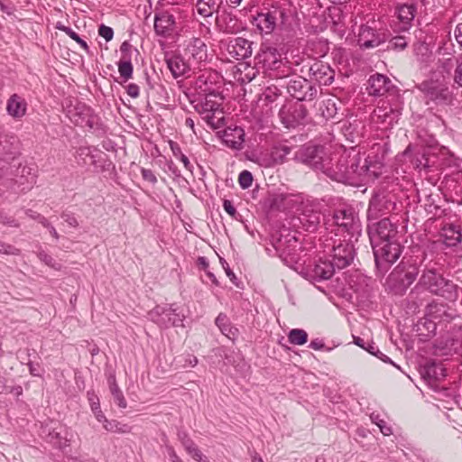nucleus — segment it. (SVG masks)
Wrapping results in <instances>:
<instances>
[{"label":"nucleus","mask_w":462,"mask_h":462,"mask_svg":"<svg viewBox=\"0 0 462 462\" xmlns=\"http://www.w3.org/2000/svg\"><path fill=\"white\" fill-rule=\"evenodd\" d=\"M308 115V110L302 104H295L288 109L282 108L280 116L287 128H294L301 124Z\"/></svg>","instance_id":"obj_13"},{"label":"nucleus","mask_w":462,"mask_h":462,"mask_svg":"<svg viewBox=\"0 0 462 462\" xmlns=\"http://www.w3.org/2000/svg\"><path fill=\"white\" fill-rule=\"evenodd\" d=\"M67 114L69 119L77 125L92 127L90 109L85 104L76 100L75 104L67 106Z\"/></svg>","instance_id":"obj_14"},{"label":"nucleus","mask_w":462,"mask_h":462,"mask_svg":"<svg viewBox=\"0 0 462 462\" xmlns=\"http://www.w3.org/2000/svg\"><path fill=\"white\" fill-rule=\"evenodd\" d=\"M188 310L177 304L157 305L150 311L152 320L162 328L184 327Z\"/></svg>","instance_id":"obj_2"},{"label":"nucleus","mask_w":462,"mask_h":462,"mask_svg":"<svg viewBox=\"0 0 462 462\" xmlns=\"http://www.w3.org/2000/svg\"><path fill=\"white\" fill-rule=\"evenodd\" d=\"M436 352L442 356L462 355V330L455 337L439 340L436 345Z\"/></svg>","instance_id":"obj_17"},{"label":"nucleus","mask_w":462,"mask_h":462,"mask_svg":"<svg viewBox=\"0 0 462 462\" xmlns=\"http://www.w3.org/2000/svg\"><path fill=\"white\" fill-rule=\"evenodd\" d=\"M166 452L171 462H184L176 453L174 448L171 445L165 446Z\"/></svg>","instance_id":"obj_53"},{"label":"nucleus","mask_w":462,"mask_h":462,"mask_svg":"<svg viewBox=\"0 0 462 462\" xmlns=\"http://www.w3.org/2000/svg\"><path fill=\"white\" fill-rule=\"evenodd\" d=\"M364 126L361 122H346L344 124L342 132L345 137L351 143L358 142L363 136Z\"/></svg>","instance_id":"obj_31"},{"label":"nucleus","mask_w":462,"mask_h":462,"mask_svg":"<svg viewBox=\"0 0 462 462\" xmlns=\"http://www.w3.org/2000/svg\"><path fill=\"white\" fill-rule=\"evenodd\" d=\"M300 160L303 163L309 165L316 171L325 172L328 164H331V158L326 156L323 147L308 146L305 147L300 154Z\"/></svg>","instance_id":"obj_8"},{"label":"nucleus","mask_w":462,"mask_h":462,"mask_svg":"<svg viewBox=\"0 0 462 462\" xmlns=\"http://www.w3.org/2000/svg\"><path fill=\"white\" fill-rule=\"evenodd\" d=\"M350 157H355V162L349 163L347 169V182L354 180L356 176H362L364 174H369L370 165L367 164V161L362 166H359L360 159L357 154H351Z\"/></svg>","instance_id":"obj_34"},{"label":"nucleus","mask_w":462,"mask_h":462,"mask_svg":"<svg viewBox=\"0 0 462 462\" xmlns=\"http://www.w3.org/2000/svg\"><path fill=\"white\" fill-rule=\"evenodd\" d=\"M280 257L284 262L286 265L298 271L299 267L297 266L300 261V256L296 253L295 248L292 249H282L280 254Z\"/></svg>","instance_id":"obj_41"},{"label":"nucleus","mask_w":462,"mask_h":462,"mask_svg":"<svg viewBox=\"0 0 462 462\" xmlns=\"http://www.w3.org/2000/svg\"><path fill=\"white\" fill-rule=\"evenodd\" d=\"M186 452L191 456L196 461H202V452L199 450V448L197 447L195 443L193 445L188 447V448L185 449Z\"/></svg>","instance_id":"obj_51"},{"label":"nucleus","mask_w":462,"mask_h":462,"mask_svg":"<svg viewBox=\"0 0 462 462\" xmlns=\"http://www.w3.org/2000/svg\"><path fill=\"white\" fill-rule=\"evenodd\" d=\"M0 254L5 255H19L21 254V250L0 240Z\"/></svg>","instance_id":"obj_47"},{"label":"nucleus","mask_w":462,"mask_h":462,"mask_svg":"<svg viewBox=\"0 0 462 462\" xmlns=\"http://www.w3.org/2000/svg\"><path fill=\"white\" fill-rule=\"evenodd\" d=\"M281 94V89L277 86L270 85L265 88L264 92L263 93V96L265 100L273 102Z\"/></svg>","instance_id":"obj_45"},{"label":"nucleus","mask_w":462,"mask_h":462,"mask_svg":"<svg viewBox=\"0 0 462 462\" xmlns=\"http://www.w3.org/2000/svg\"><path fill=\"white\" fill-rule=\"evenodd\" d=\"M186 53L189 63L200 64L208 57L207 45L200 38H193L186 49Z\"/></svg>","instance_id":"obj_18"},{"label":"nucleus","mask_w":462,"mask_h":462,"mask_svg":"<svg viewBox=\"0 0 462 462\" xmlns=\"http://www.w3.org/2000/svg\"><path fill=\"white\" fill-rule=\"evenodd\" d=\"M454 82L462 88V61L458 62L454 72Z\"/></svg>","instance_id":"obj_56"},{"label":"nucleus","mask_w":462,"mask_h":462,"mask_svg":"<svg viewBox=\"0 0 462 462\" xmlns=\"http://www.w3.org/2000/svg\"><path fill=\"white\" fill-rule=\"evenodd\" d=\"M418 272L412 267L407 270L394 269L390 274V281L393 283L395 289H407L416 280Z\"/></svg>","instance_id":"obj_15"},{"label":"nucleus","mask_w":462,"mask_h":462,"mask_svg":"<svg viewBox=\"0 0 462 462\" xmlns=\"http://www.w3.org/2000/svg\"><path fill=\"white\" fill-rule=\"evenodd\" d=\"M390 42L394 50H403L407 46V41L404 35L393 37Z\"/></svg>","instance_id":"obj_50"},{"label":"nucleus","mask_w":462,"mask_h":462,"mask_svg":"<svg viewBox=\"0 0 462 462\" xmlns=\"http://www.w3.org/2000/svg\"><path fill=\"white\" fill-rule=\"evenodd\" d=\"M376 267L381 271L387 269L394 263L401 255L402 246L400 238L372 246Z\"/></svg>","instance_id":"obj_3"},{"label":"nucleus","mask_w":462,"mask_h":462,"mask_svg":"<svg viewBox=\"0 0 462 462\" xmlns=\"http://www.w3.org/2000/svg\"><path fill=\"white\" fill-rule=\"evenodd\" d=\"M238 182L242 189H248L253 182L252 173L248 171H243L239 174Z\"/></svg>","instance_id":"obj_48"},{"label":"nucleus","mask_w":462,"mask_h":462,"mask_svg":"<svg viewBox=\"0 0 462 462\" xmlns=\"http://www.w3.org/2000/svg\"><path fill=\"white\" fill-rule=\"evenodd\" d=\"M215 322L222 334L229 339L235 340L238 336V329L231 326L229 319L225 314L220 313Z\"/></svg>","instance_id":"obj_37"},{"label":"nucleus","mask_w":462,"mask_h":462,"mask_svg":"<svg viewBox=\"0 0 462 462\" xmlns=\"http://www.w3.org/2000/svg\"><path fill=\"white\" fill-rule=\"evenodd\" d=\"M288 93L300 101L312 100L317 96V88L306 79L295 76L287 85Z\"/></svg>","instance_id":"obj_7"},{"label":"nucleus","mask_w":462,"mask_h":462,"mask_svg":"<svg viewBox=\"0 0 462 462\" xmlns=\"http://www.w3.org/2000/svg\"><path fill=\"white\" fill-rule=\"evenodd\" d=\"M355 162V157H350V153L342 154L336 162V164H328L325 168V174L331 180L338 182H347V167L349 163Z\"/></svg>","instance_id":"obj_12"},{"label":"nucleus","mask_w":462,"mask_h":462,"mask_svg":"<svg viewBox=\"0 0 462 462\" xmlns=\"http://www.w3.org/2000/svg\"><path fill=\"white\" fill-rule=\"evenodd\" d=\"M337 267L334 262L329 261H319L314 265L312 270V276L314 280L321 281L328 280L332 277Z\"/></svg>","instance_id":"obj_30"},{"label":"nucleus","mask_w":462,"mask_h":462,"mask_svg":"<svg viewBox=\"0 0 462 462\" xmlns=\"http://www.w3.org/2000/svg\"><path fill=\"white\" fill-rule=\"evenodd\" d=\"M299 219L306 230L314 231L320 223L321 213L312 208L306 207Z\"/></svg>","instance_id":"obj_29"},{"label":"nucleus","mask_w":462,"mask_h":462,"mask_svg":"<svg viewBox=\"0 0 462 462\" xmlns=\"http://www.w3.org/2000/svg\"><path fill=\"white\" fill-rule=\"evenodd\" d=\"M370 419L374 424H376L379 427L381 432L384 436H390L393 434L391 426L387 424V422L380 416V414L372 413L370 415Z\"/></svg>","instance_id":"obj_43"},{"label":"nucleus","mask_w":462,"mask_h":462,"mask_svg":"<svg viewBox=\"0 0 462 462\" xmlns=\"http://www.w3.org/2000/svg\"><path fill=\"white\" fill-rule=\"evenodd\" d=\"M88 401L90 403V407L92 411L100 410L99 399L93 393H88Z\"/></svg>","instance_id":"obj_54"},{"label":"nucleus","mask_w":462,"mask_h":462,"mask_svg":"<svg viewBox=\"0 0 462 462\" xmlns=\"http://www.w3.org/2000/svg\"><path fill=\"white\" fill-rule=\"evenodd\" d=\"M288 340L292 345L301 346L308 341V334L304 329L293 328L288 334Z\"/></svg>","instance_id":"obj_42"},{"label":"nucleus","mask_w":462,"mask_h":462,"mask_svg":"<svg viewBox=\"0 0 462 462\" xmlns=\"http://www.w3.org/2000/svg\"><path fill=\"white\" fill-rule=\"evenodd\" d=\"M442 236L447 246H456L462 240L460 227L454 224H449L443 227Z\"/></svg>","instance_id":"obj_33"},{"label":"nucleus","mask_w":462,"mask_h":462,"mask_svg":"<svg viewBox=\"0 0 462 462\" xmlns=\"http://www.w3.org/2000/svg\"><path fill=\"white\" fill-rule=\"evenodd\" d=\"M127 94L135 98L139 96V87L136 84L131 83L127 86Z\"/></svg>","instance_id":"obj_63"},{"label":"nucleus","mask_w":462,"mask_h":462,"mask_svg":"<svg viewBox=\"0 0 462 462\" xmlns=\"http://www.w3.org/2000/svg\"><path fill=\"white\" fill-rule=\"evenodd\" d=\"M418 284L423 289H431L433 287L443 289L444 287L450 286V281L433 270H428L423 273Z\"/></svg>","instance_id":"obj_20"},{"label":"nucleus","mask_w":462,"mask_h":462,"mask_svg":"<svg viewBox=\"0 0 462 462\" xmlns=\"http://www.w3.org/2000/svg\"><path fill=\"white\" fill-rule=\"evenodd\" d=\"M98 33L102 36L106 42H109L113 39L114 32L111 27L106 26L104 24L100 25L98 28Z\"/></svg>","instance_id":"obj_52"},{"label":"nucleus","mask_w":462,"mask_h":462,"mask_svg":"<svg viewBox=\"0 0 462 462\" xmlns=\"http://www.w3.org/2000/svg\"><path fill=\"white\" fill-rule=\"evenodd\" d=\"M256 26L262 32L271 33L276 26V17L270 12L258 14L254 18Z\"/></svg>","instance_id":"obj_36"},{"label":"nucleus","mask_w":462,"mask_h":462,"mask_svg":"<svg viewBox=\"0 0 462 462\" xmlns=\"http://www.w3.org/2000/svg\"><path fill=\"white\" fill-rule=\"evenodd\" d=\"M255 60L272 79H282L291 73V68L282 61V54L274 47L263 46Z\"/></svg>","instance_id":"obj_1"},{"label":"nucleus","mask_w":462,"mask_h":462,"mask_svg":"<svg viewBox=\"0 0 462 462\" xmlns=\"http://www.w3.org/2000/svg\"><path fill=\"white\" fill-rule=\"evenodd\" d=\"M71 39H73L75 42H77L79 44H80L81 47H83L85 50H88V43L82 40L78 33H76L74 31H72L71 29L69 30V32H68L67 33Z\"/></svg>","instance_id":"obj_58"},{"label":"nucleus","mask_w":462,"mask_h":462,"mask_svg":"<svg viewBox=\"0 0 462 462\" xmlns=\"http://www.w3.org/2000/svg\"><path fill=\"white\" fill-rule=\"evenodd\" d=\"M368 94L371 96L380 97L387 93L391 88V80L383 74H374L368 80Z\"/></svg>","instance_id":"obj_21"},{"label":"nucleus","mask_w":462,"mask_h":462,"mask_svg":"<svg viewBox=\"0 0 462 462\" xmlns=\"http://www.w3.org/2000/svg\"><path fill=\"white\" fill-rule=\"evenodd\" d=\"M6 109L10 116L20 118L25 115L26 102L17 94H14L7 102Z\"/></svg>","instance_id":"obj_32"},{"label":"nucleus","mask_w":462,"mask_h":462,"mask_svg":"<svg viewBox=\"0 0 462 462\" xmlns=\"http://www.w3.org/2000/svg\"><path fill=\"white\" fill-rule=\"evenodd\" d=\"M38 257L40 258L41 261H42L45 264H47L48 266L55 269V270H60L61 269V264L58 262H56L50 254H48L46 252L44 251H41L39 254H38Z\"/></svg>","instance_id":"obj_46"},{"label":"nucleus","mask_w":462,"mask_h":462,"mask_svg":"<svg viewBox=\"0 0 462 462\" xmlns=\"http://www.w3.org/2000/svg\"><path fill=\"white\" fill-rule=\"evenodd\" d=\"M118 71L120 76L125 80L130 79L133 74V65L130 60H121L118 63Z\"/></svg>","instance_id":"obj_44"},{"label":"nucleus","mask_w":462,"mask_h":462,"mask_svg":"<svg viewBox=\"0 0 462 462\" xmlns=\"http://www.w3.org/2000/svg\"><path fill=\"white\" fill-rule=\"evenodd\" d=\"M310 71L321 85H330L334 80L335 71L328 63L316 61L310 66Z\"/></svg>","instance_id":"obj_19"},{"label":"nucleus","mask_w":462,"mask_h":462,"mask_svg":"<svg viewBox=\"0 0 462 462\" xmlns=\"http://www.w3.org/2000/svg\"><path fill=\"white\" fill-rule=\"evenodd\" d=\"M374 115L377 118L382 119V122H387L391 125L393 122L397 121L400 110L398 106L393 107L389 100L383 99L374 109Z\"/></svg>","instance_id":"obj_22"},{"label":"nucleus","mask_w":462,"mask_h":462,"mask_svg":"<svg viewBox=\"0 0 462 462\" xmlns=\"http://www.w3.org/2000/svg\"><path fill=\"white\" fill-rule=\"evenodd\" d=\"M227 51L229 56L236 60L248 58L252 55V42L243 37H236L229 42Z\"/></svg>","instance_id":"obj_16"},{"label":"nucleus","mask_w":462,"mask_h":462,"mask_svg":"<svg viewBox=\"0 0 462 462\" xmlns=\"http://www.w3.org/2000/svg\"><path fill=\"white\" fill-rule=\"evenodd\" d=\"M175 20L168 12H161L154 16V31L158 35H169L174 29Z\"/></svg>","instance_id":"obj_25"},{"label":"nucleus","mask_w":462,"mask_h":462,"mask_svg":"<svg viewBox=\"0 0 462 462\" xmlns=\"http://www.w3.org/2000/svg\"><path fill=\"white\" fill-rule=\"evenodd\" d=\"M333 218L338 231L346 232L351 236L358 232L359 219L352 208L337 209Z\"/></svg>","instance_id":"obj_9"},{"label":"nucleus","mask_w":462,"mask_h":462,"mask_svg":"<svg viewBox=\"0 0 462 462\" xmlns=\"http://www.w3.org/2000/svg\"><path fill=\"white\" fill-rule=\"evenodd\" d=\"M223 97L220 94L209 93L207 94L205 99L200 104L197 105L196 110L200 115H205L207 113L215 112L217 110H220V106L222 105Z\"/></svg>","instance_id":"obj_27"},{"label":"nucleus","mask_w":462,"mask_h":462,"mask_svg":"<svg viewBox=\"0 0 462 462\" xmlns=\"http://www.w3.org/2000/svg\"><path fill=\"white\" fill-rule=\"evenodd\" d=\"M202 117L212 129H218L225 125V116L222 109L202 115Z\"/></svg>","instance_id":"obj_39"},{"label":"nucleus","mask_w":462,"mask_h":462,"mask_svg":"<svg viewBox=\"0 0 462 462\" xmlns=\"http://www.w3.org/2000/svg\"><path fill=\"white\" fill-rule=\"evenodd\" d=\"M19 154L18 148L13 143L6 138L4 140L0 139V155L3 157V164L0 162V171H3L0 174L1 177L14 175V170H17L22 165V162L17 159Z\"/></svg>","instance_id":"obj_5"},{"label":"nucleus","mask_w":462,"mask_h":462,"mask_svg":"<svg viewBox=\"0 0 462 462\" xmlns=\"http://www.w3.org/2000/svg\"><path fill=\"white\" fill-rule=\"evenodd\" d=\"M23 387L21 385H7V391L5 393H12L14 396L19 397L23 394Z\"/></svg>","instance_id":"obj_62"},{"label":"nucleus","mask_w":462,"mask_h":462,"mask_svg":"<svg viewBox=\"0 0 462 462\" xmlns=\"http://www.w3.org/2000/svg\"><path fill=\"white\" fill-rule=\"evenodd\" d=\"M455 37L457 43L462 46V23L457 25L455 29Z\"/></svg>","instance_id":"obj_64"},{"label":"nucleus","mask_w":462,"mask_h":462,"mask_svg":"<svg viewBox=\"0 0 462 462\" xmlns=\"http://www.w3.org/2000/svg\"><path fill=\"white\" fill-rule=\"evenodd\" d=\"M368 235L372 246L400 238L396 225L388 218H383L369 226Z\"/></svg>","instance_id":"obj_4"},{"label":"nucleus","mask_w":462,"mask_h":462,"mask_svg":"<svg viewBox=\"0 0 462 462\" xmlns=\"http://www.w3.org/2000/svg\"><path fill=\"white\" fill-rule=\"evenodd\" d=\"M166 62L174 78L184 75L189 67V65L180 56L169 58L166 60Z\"/></svg>","instance_id":"obj_38"},{"label":"nucleus","mask_w":462,"mask_h":462,"mask_svg":"<svg viewBox=\"0 0 462 462\" xmlns=\"http://www.w3.org/2000/svg\"><path fill=\"white\" fill-rule=\"evenodd\" d=\"M0 223L5 226H14V227H19V226H20L19 222L15 218L8 216L2 210H0Z\"/></svg>","instance_id":"obj_49"},{"label":"nucleus","mask_w":462,"mask_h":462,"mask_svg":"<svg viewBox=\"0 0 462 462\" xmlns=\"http://www.w3.org/2000/svg\"><path fill=\"white\" fill-rule=\"evenodd\" d=\"M41 435L58 448L68 447L72 439V433L64 425L53 422L42 425Z\"/></svg>","instance_id":"obj_6"},{"label":"nucleus","mask_w":462,"mask_h":462,"mask_svg":"<svg viewBox=\"0 0 462 462\" xmlns=\"http://www.w3.org/2000/svg\"><path fill=\"white\" fill-rule=\"evenodd\" d=\"M142 176L145 180H147L152 184L156 183V181H157L155 175L153 174V172L151 170L143 168L142 169Z\"/></svg>","instance_id":"obj_60"},{"label":"nucleus","mask_w":462,"mask_h":462,"mask_svg":"<svg viewBox=\"0 0 462 462\" xmlns=\"http://www.w3.org/2000/svg\"><path fill=\"white\" fill-rule=\"evenodd\" d=\"M421 90L425 96L437 104L451 105L455 96L448 87L424 82Z\"/></svg>","instance_id":"obj_11"},{"label":"nucleus","mask_w":462,"mask_h":462,"mask_svg":"<svg viewBox=\"0 0 462 462\" xmlns=\"http://www.w3.org/2000/svg\"><path fill=\"white\" fill-rule=\"evenodd\" d=\"M245 132L243 128L236 126L227 127L223 133V141L231 148L239 150L245 142Z\"/></svg>","instance_id":"obj_26"},{"label":"nucleus","mask_w":462,"mask_h":462,"mask_svg":"<svg viewBox=\"0 0 462 462\" xmlns=\"http://www.w3.org/2000/svg\"><path fill=\"white\" fill-rule=\"evenodd\" d=\"M444 369L442 367H438L436 366L434 364L430 366H429L428 368V373L429 374H433V376L436 378V379H439V376H442L444 377L446 374L444 373Z\"/></svg>","instance_id":"obj_57"},{"label":"nucleus","mask_w":462,"mask_h":462,"mask_svg":"<svg viewBox=\"0 0 462 462\" xmlns=\"http://www.w3.org/2000/svg\"><path fill=\"white\" fill-rule=\"evenodd\" d=\"M383 41L375 31L368 26H362L358 34V44L361 48H374L379 46Z\"/></svg>","instance_id":"obj_28"},{"label":"nucleus","mask_w":462,"mask_h":462,"mask_svg":"<svg viewBox=\"0 0 462 462\" xmlns=\"http://www.w3.org/2000/svg\"><path fill=\"white\" fill-rule=\"evenodd\" d=\"M217 29L226 34H234L243 29L242 23L231 14H224L216 19Z\"/></svg>","instance_id":"obj_24"},{"label":"nucleus","mask_w":462,"mask_h":462,"mask_svg":"<svg viewBox=\"0 0 462 462\" xmlns=\"http://www.w3.org/2000/svg\"><path fill=\"white\" fill-rule=\"evenodd\" d=\"M112 396H113V398H114L115 402H116V403L120 408H122V409L126 408V406H127V402H126V401H125V396H124V394H123V393H122V392L117 393H116V394H114V395H112Z\"/></svg>","instance_id":"obj_59"},{"label":"nucleus","mask_w":462,"mask_h":462,"mask_svg":"<svg viewBox=\"0 0 462 462\" xmlns=\"http://www.w3.org/2000/svg\"><path fill=\"white\" fill-rule=\"evenodd\" d=\"M224 209L233 217H236V210L233 206L232 202L228 199H225L223 202Z\"/></svg>","instance_id":"obj_61"},{"label":"nucleus","mask_w":462,"mask_h":462,"mask_svg":"<svg viewBox=\"0 0 462 462\" xmlns=\"http://www.w3.org/2000/svg\"><path fill=\"white\" fill-rule=\"evenodd\" d=\"M356 255L354 245L350 240L334 242L332 248V261L338 269L347 267L352 263Z\"/></svg>","instance_id":"obj_10"},{"label":"nucleus","mask_w":462,"mask_h":462,"mask_svg":"<svg viewBox=\"0 0 462 462\" xmlns=\"http://www.w3.org/2000/svg\"><path fill=\"white\" fill-rule=\"evenodd\" d=\"M318 109L325 120L335 119L337 114V99L329 97L318 103Z\"/></svg>","instance_id":"obj_35"},{"label":"nucleus","mask_w":462,"mask_h":462,"mask_svg":"<svg viewBox=\"0 0 462 462\" xmlns=\"http://www.w3.org/2000/svg\"><path fill=\"white\" fill-rule=\"evenodd\" d=\"M184 364L182 365L183 367L191 366L194 367L198 365V358L191 354H187L184 357Z\"/></svg>","instance_id":"obj_55"},{"label":"nucleus","mask_w":462,"mask_h":462,"mask_svg":"<svg viewBox=\"0 0 462 462\" xmlns=\"http://www.w3.org/2000/svg\"><path fill=\"white\" fill-rule=\"evenodd\" d=\"M416 6L414 5H402L397 8V16L399 23L396 24V30L399 32H407L414 20L416 14Z\"/></svg>","instance_id":"obj_23"},{"label":"nucleus","mask_w":462,"mask_h":462,"mask_svg":"<svg viewBox=\"0 0 462 462\" xmlns=\"http://www.w3.org/2000/svg\"><path fill=\"white\" fill-rule=\"evenodd\" d=\"M198 14L202 17H210L217 9L215 0H198L196 3Z\"/></svg>","instance_id":"obj_40"}]
</instances>
